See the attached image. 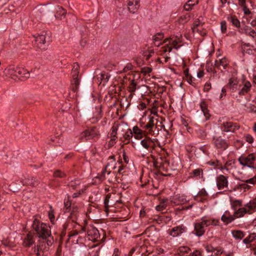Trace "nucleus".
<instances>
[{
    "label": "nucleus",
    "mask_w": 256,
    "mask_h": 256,
    "mask_svg": "<svg viewBox=\"0 0 256 256\" xmlns=\"http://www.w3.org/2000/svg\"><path fill=\"white\" fill-rule=\"evenodd\" d=\"M32 228L34 231L35 234L40 238L45 239L52 238L50 226L41 222L37 218H34L33 220Z\"/></svg>",
    "instance_id": "f257e3e1"
},
{
    "label": "nucleus",
    "mask_w": 256,
    "mask_h": 256,
    "mask_svg": "<svg viewBox=\"0 0 256 256\" xmlns=\"http://www.w3.org/2000/svg\"><path fill=\"white\" fill-rule=\"evenodd\" d=\"M181 38L182 36L180 35V37L176 36L164 39L162 43L166 44L160 48V52H161L160 54L166 52H170L172 48L178 50L181 46V45L178 44L182 42Z\"/></svg>",
    "instance_id": "f03ea898"
},
{
    "label": "nucleus",
    "mask_w": 256,
    "mask_h": 256,
    "mask_svg": "<svg viewBox=\"0 0 256 256\" xmlns=\"http://www.w3.org/2000/svg\"><path fill=\"white\" fill-rule=\"evenodd\" d=\"M54 242L53 238L45 239L40 238L34 250V252L36 256H46L44 253L48 250L50 247L52 246Z\"/></svg>",
    "instance_id": "7ed1b4c3"
},
{
    "label": "nucleus",
    "mask_w": 256,
    "mask_h": 256,
    "mask_svg": "<svg viewBox=\"0 0 256 256\" xmlns=\"http://www.w3.org/2000/svg\"><path fill=\"white\" fill-rule=\"evenodd\" d=\"M34 42H33L34 44L41 50H46L50 42V37L46 33L38 34V36H34Z\"/></svg>",
    "instance_id": "20e7f679"
},
{
    "label": "nucleus",
    "mask_w": 256,
    "mask_h": 256,
    "mask_svg": "<svg viewBox=\"0 0 256 256\" xmlns=\"http://www.w3.org/2000/svg\"><path fill=\"white\" fill-rule=\"evenodd\" d=\"M256 160V154L252 153L247 156L242 155L238 158L240 165L250 168H254V163Z\"/></svg>",
    "instance_id": "39448f33"
},
{
    "label": "nucleus",
    "mask_w": 256,
    "mask_h": 256,
    "mask_svg": "<svg viewBox=\"0 0 256 256\" xmlns=\"http://www.w3.org/2000/svg\"><path fill=\"white\" fill-rule=\"evenodd\" d=\"M212 144L216 149L220 152L226 150L230 146L226 140L222 138L221 136H213Z\"/></svg>",
    "instance_id": "423d86ee"
},
{
    "label": "nucleus",
    "mask_w": 256,
    "mask_h": 256,
    "mask_svg": "<svg viewBox=\"0 0 256 256\" xmlns=\"http://www.w3.org/2000/svg\"><path fill=\"white\" fill-rule=\"evenodd\" d=\"M88 238L89 240L96 242H100L104 238V234L103 232V237L100 239V234L98 230L95 227L91 226L87 230Z\"/></svg>",
    "instance_id": "0eeeda50"
},
{
    "label": "nucleus",
    "mask_w": 256,
    "mask_h": 256,
    "mask_svg": "<svg viewBox=\"0 0 256 256\" xmlns=\"http://www.w3.org/2000/svg\"><path fill=\"white\" fill-rule=\"evenodd\" d=\"M216 184L218 190H224L226 191L228 189V176L220 174L216 178Z\"/></svg>",
    "instance_id": "6e6552de"
},
{
    "label": "nucleus",
    "mask_w": 256,
    "mask_h": 256,
    "mask_svg": "<svg viewBox=\"0 0 256 256\" xmlns=\"http://www.w3.org/2000/svg\"><path fill=\"white\" fill-rule=\"evenodd\" d=\"M240 126L236 122H224L222 125L221 130L224 132H234L236 130H238Z\"/></svg>",
    "instance_id": "1a4fd4ad"
},
{
    "label": "nucleus",
    "mask_w": 256,
    "mask_h": 256,
    "mask_svg": "<svg viewBox=\"0 0 256 256\" xmlns=\"http://www.w3.org/2000/svg\"><path fill=\"white\" fill-rule=\"evenodd\" d=\"M187 232V228L183 224L173 227L170 230L168 234L174 238L182 236Z\"/></svg>",
    "instance_id": "9d476101"
},
{
    "label": "nucleus",
    "mask_w": 256,
    "mask_h": 256,
    "mask_svg": "<svg viewBox=\"0 0 256 256\" xmlns=\"http://www.w3.org/2000/svg\"><path fill=\"white\" fill-rule=\"evenodd\" d=\"M150 137H146L144 139L141 140L140 144L142 147L149 152H152L156 148V144L154 141Z\"/></svg>",
    "instance_id": "9b49d317"
},
{
    "label": "nucleus",
    "mask_w": 256,
    "mask_h": 256,
    "mask_svg": "<svg viewBox=\"0 0 256 256\" xmlns=\"http://www.w3.org/2000/svg\"><path fill=\"white\" fill-rule=\"evenodd\" d=\"M20 182L23 186H30L33 187L37 186L40 183L36 177L32 176L22 178Z\"/></svg>",
    "instance_id": "f8f14e48"
},
{
    "label": "nucleus",
    "mask_w": 256,
    "mask_h": 256,
    "mask_svg": "<svg viewBox=\"0 0 256 256\" xmlns=\"http://www.w3.org/2000/svg\"><path fill=\"white\" fill-rule=\"evenodd\" d=\"M98 135V131L96 127L89 128L84 130L82 134V137H84L86 140L94 138Z\"/></svg>",
    "instance_id": "ddd939ff"
},
{
    "label": "nucleus",
    "mask_w": 256,
    "mask_h": 256,
    "mask_svg": "<svg viewBox=\"0 0 256 256\" xmlns=\"http://www.w3.org/2000/svg\"><path fill=\"white\" fill-rule=\"evenodd\" d=\"M200 222L204 225L205 228L210 226H218L220 222L218 220L211 218L207 216H203L201 218Z\"/></svg>",
    "instance_id": "4468645a"
},
{
    "label": "nucleus",
    "mask_w": 256,
    "mask_h": 256,
    "mask_svg": "<svg viewBox=\"0 0 256 256\" xmlns=\"http://www.w3.org/2000/svg\"><path fill=\"white\" fill-rule=\"evenodd\" d=\"M206 232V228L200 222H196L194 226V233L197 236H202Z\"/></svg>",
    "instance_id": "2eb2a0df"
},
{
    "label": "nucleus",
    "mask_w": 256,
    "mask_h": 256,
    "mask_svg": "<svg viewBox=\"0 0 256 256\" xmlns=\"http://www.w3.org/2000/svg\"><path fill=\"white\" fill-rule=\"evenodd\" d=\"M140 6V0H129L128 2V10L132 14L136 13Z\"/></svg>",
    "instance_id": "dca6fc26"
},
{
    "label": "nucleus",
    "mask_w": 256,
    "mask_h": 256,
    "mask_svg": "<svg viewBox=\"0 0 256 256\" xmlns=\"http://www.w3.org/2000/svg\"><path fill=\"white\" fill-rule=\"evenodd\" d=\"M168 161L164 158L162 156L157 158L154 161V166L157 168H164L166 165H168Z\"/></svg>",
    "instance_id": "f3484780"
},
{
    "label": "nucleus",
    "mask_w": 256,
    "mask_h": 256,
    "mask_svg": "<svg viewBox=\"0 0 256 256\" xmlns=\"http://www.w3.org/2000/svg\"><path fill=\"white\" fill-rule=\"evenodd\" d=\"M35 242L34 235L31 233H28L24 238L22 245L25 247H30Z\"/></svg>",
    "instance_id": "a211bd4d"
},
{
    "label": "nucleus",
    "mask_w": 256,
    "mask_h": 256,
    "mask_svg": "<svg viewBox=\"0 0 256 256\" xmlns=\"http://www.w3.org/2000/svg\"><path fill=\"white\" fill-rule=\"evenodd\" d=\"M204 170L202 168L193 170L190 173L189 177L192 178L200 179L203 178Z\"/></svg>",
    "instance_id": "6ab92c4d"
},
{
    "label": "nucleus",
    "mask_w": 256,
    "mask_h": 256,
    "mask_svg": "<svg viewBox=\"0 0 256 256\" xmlns=\"http://www.w3.org/2000/svg\"><path fill=\"white\" fill-rule=\"evenodd\" d=\"M236 219L234 214L232 215L229 211L226 210L221 217L222 220L226 224H228L233 222Z\"/></svg>",
    "instance_id": "aec40b11"
},
{
    "label": "nucleus",
    "mask_w": 256,
    "mask_h": 256,
    "mask_svg": "<svg viewBox=\"0 0 256 256\" xmlns=\"http://www.w3.org/2000/svg\"><path fill=\"white\" fill-rule=\"evenodd\" d=\"M18 71L17 78L22 80H24L30 78V72L24 68H18Z\"/></svg>",
    "instance_id": "412c9836"
},
{
    "label": "nucleus",
    "mask_w": 256,
    "mask_h": 256,
    "mask_svg": "<svg viewBox=\"0 0 256 256\" xmlns=\"http://www.w3.org/2000/svg\"><path fill=\"white\" fill-rule=\"evenodd\" d=\"M240 32L244 33L253 38H256V32L249 26H245L244 27L242 28Z\"/></svg>",
    "instance_id": "4be33fe9"
},
{
    "label": "nucleus",
    "mask_w": 256,
    "mask_h": 256,
    "mask_svg": "<svg viewBox=\"0 0 256 256\" xmlns=\"http://www.w3.org/2000/svg\"><path fill=\"white\" fill-rule=\"evenodd\" d=\"M164 34L162 32L156 33L152 38L153 43L156 46L158 47L162 44V40L164 38Z\"/></svg>",
    "instance_id": "5701e85b"
},
{
    "label": "nucleus",
    "mask_w": 256,
    "mask_h": 256,
    "mask_svg": "<svg viewBox=\"0 0 256 256\" xmlns=\"http://www.w3.org/2000/svg\"><path fill=\"white\" fill-rule=\"evenodd\" d=\"M154 120L157 121L156 119H154V117L152 116L150 118L148 122L144 126V128L148 130L150 134H152L153 132L152 129L154 128H156L155 126Z\"/></svg>",
    "instance_id": "b1692460"
},
{
    "label": "nucleus",
    "mask_w": 256,
    "mask_h": 256,
    "mask_svg": "<svg viewBox=\"0 0 256 256\" xmlns=\"http://www.w3.org/2000/svg\"><path fill=\"white\" fill-rule=\"evenodd\" d=\"M208 196V192L205 189L203 188L198 192L197 196L195 198V200L202 202H204V200H206Z\"/></svg>",
    "instance_id": "393cba45"
},
{
    "label": "nucleus",
    "mask_w": 256,
    "mask_h": 256,
    "mask_svg": "<svg viewBox=\"0 0 256 256\" xmlns=\"http://www.w3.org/2000/svg\"><path fill=\"white\" fill-rule=\"evenodd\" d=\"M252 85L250 82L246 81L245 82L243 87L238 92L240 96H244L248 93L251 88Z\"/></svg>",
    "instance_id": "a878e982"
},
{
    "label": "nucleus",
    "mask_w": 256,
    "mask_h": 256,
    "mask_svg": "<svg viewBox=\"0 0 256 256\" xmlns=\"http://www.w3.org/2000/svg\"><path fill=\"white\" fill-rule=\"evenodd\" d=\"M228 65L227 60L224 58L218 60H216L214 62V66L220 70L221 66H222L224 70H225Z\"/></svg>",
    "instance_id": "bb28decb"
},
{
    "label": "nucleus",
    "mask_w": 256,
    "mask_h": 256,
    "mask_svg": "<svg viewBox=\"0 0 256 256\" xmlns=\"http://www.w3.org/2000/svg\"><path fill=\"white\" fill-rule=\"evenodd\" d=\"M200 107L202 111L203 112L204 116L206 117V120H208L210 115L209 113V111L208 108V104L204 100H202L200 103Z\"/></svg>",
    "instance_id": "cd10ccee"
},
{
    "label": "nucleus",
    "mask_w": 256,
    "mask_h": 256,
    "mask_svg": "<svg viewBox=\"0 0 256 256\" xmlns=\"http://www.w3.org/2000/svg\"><path fill=\"white\" fill-rule=\"evenodd\" d=\"M248 214H252L256 210V202L254 201H250L248 203L244 205V207Z\"/></svg>",
    "instance_id": "c85d7f7f"
},
{
    "label": "nucleus",
    "mask_w": 256,
    "mask_h": 256,
    "mask_svg": "<svg viewBox=\"0 0 256 256\" xmlns=\"http://www.w3.org/2000/svg\"><path fill=\"white\" fill-rule=\"evenodd\" d=\"M170 200L172 205V204L174 205H179L184 203L186 200L180 195H176L172 198H171Z\"/></svg>",
    "instance_id": "c756f323"
},
{
    "label": "nucleus",
    "mask_w": 256,
    "mask_h": 256,
    "mask_svg": "<svg viewBox=\"0 0 256 256\" xmlns=\"http://www.w3.org/2000/svg\"><path fill=\"white\" fill-rule=\"evenodd\" d=\"M132 132V135L134 134V137L136 139L140 140L143 138V131L138 126L133 127Z\"/></svg>",
    "instance_id": "7c9ffc66"
},
{
    "label": "nucleus",
    "mask_w": 256,
    "mask_h": 256,
    "mask_svg": "<svg viewBox=\"0 0 256 256\" xmlns=\"http://www.w3.org/2000/svg\"><path fill=\"white\" fill-rule=\"evenodd\" d=\"M198 3V0H188L184 4V8L186 11L191 10L193 7Z\"/></svg>",
    "instance_id": "2f4dec72"
},
{
    "label": "nucleus",
    "mask_w": 256,
    "mask_h": 256,
    "mask_svg": "<svg viewBox=\"0 0 256 256\" xmlns=\"http://www.w3.org/2000/svg\"><path fill=\"white\" fill-rule=\"evenodd\" d=\"M146 232L150 238L154 236L156 239L158 238V234L156 229L154 226H150L147 228L146 230Z\"/></svg>",
    "instance_id": "473e14b6"
},
{
    "label": "nucleus",
    "mask_w": 256,
    "mask_h": 256,
    "mask_svg": "<svg viewBox=\"0 0 256 256\" xmlns=\"http://www.w3.org/2000/svg\"><path fill=\"white\" fill-rule=\"evenodd\" d=\"M117 163L116 162L115 156L112 155L108 158V162L106 166V167H112V170H115L117 168Z\"/></svg>",
    "instance_id": "72a5a7b5"
},
{
    "label": "nucleus",
    "mask_w": 256,
    "mask_h": 256,
    "mask_svg": "<svg viewBox=\"0 0 256 256\" xmlns=\"http://www.w3.org/2000/svg\"><path fill=\"white\" fill-rule=\"evenodd\" d=\"M132 136V130L130 129H128L123 136L124 140H122V138H120V139L122 142L126 144L130 142Z\"/></svg>",
    "instance_id": "f704fd0d"
},
{
    "label": "nucleus",
    "mask_w": 256,
    "mask_h": 256,
    "mask_svg": "<svg viewBox=\"0 0 256 256\" xmlns=\"http://www.w3.org/2000/svg\"><path fill=\"white\" fill-rule=\"evenodd\" d=\"M168 204H170V200H163L160 202V204L156 206V210L158 211H162L166 208V206Z\"/></svg>",
    "instance_id": "c9c22d12"
},
{
    "label": "nucleus",
    "mask_w": 256,
    "mask_h": 256,
    "mask_svg": "<svg viewBox=\"0 0 256 256\" xmlns=\"http://www.w3.org/2000/svg\"><path fill=\"white\" fill-rule=\"evenodd\" d=\"M227 86L228 87L232 92H236L238 88V82L236 80L233 78H230L228 84Z\"/></svg>",
    "instance_id": "e433bc0d"
},
{
    "label": "nucleus",
    "mask_w": 256,
    "mask_h": 256,
    "mask_svg": "<svg viewBox=\"0 0 256 256\" xmlns=\"http://www.w3.org/2000/svg\"><path fill=\"white\" fill-rule=\"evenodd\" d=\"M117 130L118 128L116 126H113L112 128V132L110 134V137L111 138L110 144L112 145H113L114 144L116 143L115 140L117 138L116 136Z\"/></svg>",
    "instance_id": "4c0bfd02"
},
{
    "label": "nucleus",
    "mask_w": 256,
    "mask_h": 256,
    "mask_svg": "<svg viewBox=\"0 0 256 256\" xmlns=\"http://www.w3.org/2000/svg\"><path fill=\"white\" fill-rule=\"evenodd\" d=\"M97 79L98 81L102 82L103 81L104 82H106L108 81L110 75L106 72H102L100 74V76H97Z\"/></svg>",
    "instance_id": "58836bf2"
},
{
    "label": "nucleus",
    "mask_w": 256,
    "mask_h": 256,
    "mask_svg": "<svg viewBox=\"0 0 256 256\" xmlns=\"http://www.w3.org/2000/svg\"><path fill=\"white\" fill-rule=\"evenodd\" d=\"M248 213L246 209L244 208H238V210L234 211V216L236 218H240L244 216V215Z\"/></svg>",
    "instance_id": "ea45409f"
},
{
    "label": "nucleus",
    "mask_w": 256,
    "mask_h": 256,
    "mask_svg": "<svg viewBox=\"0 0 256 256\" xmlns=\"http://www.w3.org/2000/svg\"><path fill=\"white\" fill-rule=\"evenodd\" d=\"M78 208L76 206H72V210L70 212L68 218L74 222H76L78 219Z\"/></svg>",
    "instance_id": "a19ab883"
},
{
    "label": "nucleus",
    "mask_w": 256,
    "mask_h": 256,
    "mask_svg": "<svg viewBox=\"0 0 256 256\" xmlns=\"http://www.w3.org/2000/svg\"><path fill=\"white\" fill-rule=\"evenodd\" d=\"M72 89L74 92H76L79 88L80 80L78 77H72Z\"/></svg>",
    "instance_id": "79ce46f5"
},
{
    "label": "nucleus",
    "mask_w": 256,
    "mask_h": 256,
    "mask_svg": "<svg viewBox=\"0 0 256 256\" xmlns=\"http://www.w3.org/2000/svg\"><path fill=\"white\" fill-rule=\"evenodd\" d=\"M232 234L234 238L240 240H242L245 236L244 233L240 230H233Z\"/></svg>",
    "instance_id": "37998d69"
},
{
    "label": "nucleus",
    "mask_w": 256,
    "mask_h": 256,
    "mask_svg": "<svg viewBox=\"0 0 256 256\" xmlns=\"http://www.w3.org/2000/svg\"><path fill=\"white\" fill-rule=\"evenodd\" d=\"M156 220L158 224H160L162 222H167L171 220V218L169 216H166L164 214H162L161 215L158 216Z\"/></svg>",
    "instance_id": "c03bdc74"
},
{
    "label": "nucleus",
    "mask_w": 256,
    "mask_h": 256,
    "mask_svg": "<svg viewBox=\"0 0 256 256\" xmlns=\"http://www.w3.org/2000/svg\"><path fill=\"white\" fill-rule=\"evenodd\" d=\"M231 208H232L236 211L238 210V208L242 206V201L239 200H235L232 202H231Z\"/></svg>",
    "instance_id": "a18cd8bd"
},
{
    "label": "nucleus",
    "mask_w": 256,
    "mask_h": 256,
    "mask_svg": "<svg viewBox=\"0 0 256 256\" xmlns=\"http://www.w3.org/2000/svg\"><path fill=\"white\" fill-rule=\"evenodd\" d=\"M80 66L78 63H74L72 70V77H78L79 74Z\"/></svg>",
    "instance_id": "49530a36"
},
{
    "label": "nucleus",
    "mask_w": 256,
    "mask_h": 256,
    "mask_svg": "<svg viewBox=\"0 0 256 256\" xmlns=\"http://www.w3.org/2000/svg\"><path fill=\"white\" fill-rule=\"evenodd\" d=\"M256 239V234L254 233L251 234L248 237L243 240V242L245 244H249L254 242Z\"/></svg>",
    "instance_id": "de8ad7c7"
},
{
    "label": "nucleus",
    "mask_w": 256,
    "mask_h": 256,
    "mask_svg": "<svg viewBox=\"0 0 256 256\" xmlns=\"http://www.w3.org/2000/svg\"><path fill=\"white\" fill-rule=\"evenodd\" d=\"M136 86L137 83L136 82L135 80H132L128 86V92L130 93L134 94L136 90Z\"/></svg>",
    "instance_id": "09e8293b"
},
{
    "label": "nucleus",
    "mask_w": 256,
    "mask_h": 256,
    "mask_svg": "<svg viewBox=\"0 0 256 256\" xmlns=\"http://www.w3.org/2000/svg\"><path fill=\"white\" fill-rule=\"evenodd\" d=\"M18 68L11 67L8 69V74L12 76V78H14V77L17 78L18 73L16 72L18 71Z\"/></svg>",
    "instance_id": "8fccbe9b"
},
{
    "label": "nucleus",
    "mask_w": 256,
    "mask_h": 256,
    "mask_svg": "<svg viewBox=\"0 0 256 256\" xmlns=\"http://www.w3.org/2000/svg\"><path fill=\"white\" fill-rule=\"evenodd\" d=\"M80 184V180L79 179H75L74 180H72L68 184V186L72 190H75L77 186Z\"/></svg>",
    "instance_id": "3c124183"
},
{
    "label": "nucleus",
    "mask_w": 256,
    "mask_h": 256,
    "mask_svg": "<svg viewBox=\"0 0 256 256\" xmlns=\"http://www.w3.org/2000/svg\"><path fill=\"white\" fill-rule=\"evenodd\" d=\"M197 134H198V136H199L200 138L202 140H204L206 137L208 132L204 129L199 128L197 130Z\"/></svg>",
    "instance_id": "603ef678"
},
{
    "label": "nucleus",
    "mask_w": 256,
    "mask_h": 256,
    "mask_svg": "<svg viewBox=\"0 0 256 256\" xmlns=\"http://www.w3.org/2000/svg\"><path fill=\"white\" fill-rule=\"evenodd\" d=\"M190 14H184L180 17L179 21L180 23L184 24L190 20Z\"/></svg>",
    "instance_id": "864d4df0"
},
{
    "label": "nucleus",
    "mask_w": 256,
    "mask_h": 256,
    "mask_svg": "<svg viewBox=\"0 0 256 256\" xmlns=\"http://www.w3.org/2000/svg\"><path fill=\"white\" fill-rule=\"evenodd\" d=\"M230 22L232 23V25L236 27H240V22L236 16H232L230 17Z\"/></svg>",
    "instance_id": "5fc2aeb1"
},
{
    "label": "nucleus",
    "mask_w": 256,
    "mask_h": 256,
    "mask_svg": "<svg viewBox=\"0 0 256 256\" xmlns=\"http://www.w3.org/2000/svg\"><path fill=\"white\" fill-rule=\"evenodd\" d=\"M110 194H107L104 200V206L105 208V211L108 212V202L110 200Z\"/></svg>",
    "instance_id": "6e6d98bb"
},
{
    "label": "nucleus",
    "mask_w": 256,
    "mask_h": 256,
    "mask_svg": "<svg viewBox=\"0 0 256 256\" xmlns=\"http://www.w3.org/2000/svg\"><path fill=\"white\" fill-rule=\"evenodd\" d=\"M54 176L55 178H64L66 176V174L65 173L60 170H56L54 172Z\"/></svg>",
    "instance_id": "4d7b16f0"
},
{
    "label": "nucleus",
    "mask_w": 256,
    "mask_h": 256,
    "mask_svg": "<svg viewBox=\"0 0 256 256\" xmlns=\"http://www.w3.org/2000/svg\"><path fill=\"white\" fill-rule=\"evenodd\" d=\"M108 167H106V166H105L104 168L102 171V174L100 176V179L104 180L105 178V174L106 172H107L108 174H110L111 172V170H108Z\"/></svg>",
    "instance_id": "13d9d810"
},
{
    "label": "nucleus",
    "mask_w": 256,
    "mask_h": 256,
    "mask_svg": "<svg viewBox=\"0 0 256 256\" xmlns=\"http://www.w3.org/2000/svg\"><path fill=\"white\" fill-rule=\"evenodd\" d=\"M241 181H242V182H245L247 184H250L254 185L256 184V176H255L252 178L246 180H241Z\"/></svg>",
    "instance_id": "bf43d9fd"
},
{
    "label": "nucleus",
    "mask_w": 256,
    "mask_h": 256,
    "mask_svg": "<svg viewBox=\"0 0 256 256\" xmlns=\"http://www.w3.org/2000/svg\"><path fill=\"white\" fill-rule=\"evenodd\" d=\"M238 188L244 190V191L248 190L250 188V186L248 185L247 183L244 182V183L238 185Z\"/></svg>",
    "instance_id": "052dcab7"
},
{
    "label": "nucleus",
    "mask_w": 256,
    "mask_h": 256,
    "mask_svg": "<svg viewBox=\"0 0 256 256\" xmlns=\"http://www.w3.org/2000/svg\"><path fill=\"white\" fill-rule=\"evenodd\" d=\"M134 66L131 63H128L123 68L122 72H126L129 70H134Z\"/></svg>",
    "instance_id": "680f3d73"
},
{
    "label": "nucleus",
    "mask_w": 256,
    "mask_h": 256,
    "mask_svg": "<svg viewBox=\"0 0 256 256\" xmlns=\"http://www.w3.org/2000/svg\"><path fill=\"white\" fill-rule=\"evenodd\" d=\"M202 24V22L199 19L196 20L194 22L193 26L192 27V30L193 32H194V30L197 27H200V26Z\"/></svg>",
    "instance_id": "e2e57ef3"
},
{
    "label": "nucleus",
    "mask_w": 256,
    "mask_h": 256,
    "mask_svg": "<svg viewBox=\"0 0 256 256\" xmlns=\"http://www.w3.org/2000/svg\"><path fill=\"white\" fill-rule=\"evenodd\" d=\"M220 29L222 32L224 34L226 32V22L224 20L220 22Z\"/></svg>",
    "instance_id": "0e129e2a"
},
{
    "label": "nucleus",
    "mask_w": 256,
    "mask_h": 256,
    "mask_svg": "<svg viewBox=\"0 0 256 256\" xmlns=\"http://www.w3.org/2000/svg\"><path fill=\"white\" fill-rule=\"evenodd\" d=\"M64 208H66V212H70L71 209V202L68 200L64 202Z\"/></svg>",
    "instance_id": "69168bd1"
},
{
    "label": "nucleus",
    "mask_w": 256,
    "mask_h": 256,
    "mask_svg": "<svg viewBox=\"0 0 256 256\" xmlns=\"http://www.w3.org/2000/svg\"><path fill=\"white\" fill-rule=\"evenodd\" d=\"M246 140L249 144H252L254 142L253 137L249 134H246L244 136Z\"/></svg>",
    "instance_id": "338daca9"
},
{
    "label": "nucleus",
    "mask_w": 256,
    "mask_h": 256,
    "mask_svg": "<svg viewBox=\"0 0 256 256\" xmlns=\"http://www.w3.org/2000/svg\"><path fill=\"white\" fill-rule=\"evenodd\" d=\"M124 166L123 164H121L118 166V170L117 171L114 172V174L116 176L118 174H122V170L124 169Z\"/></svg>",
    "instance_id": "774afa93"
}]
</instances>
